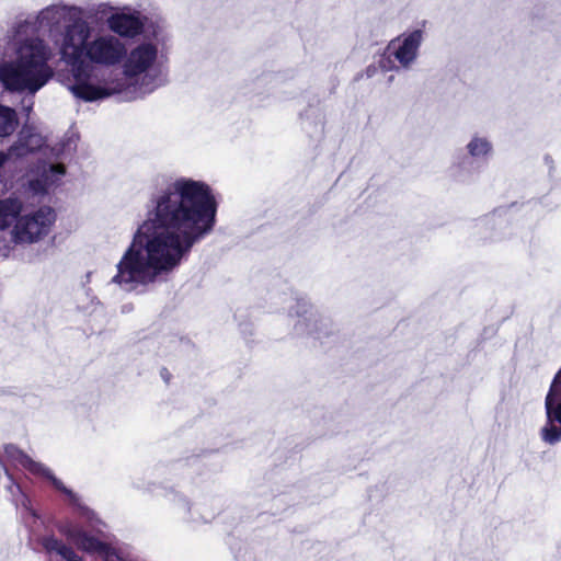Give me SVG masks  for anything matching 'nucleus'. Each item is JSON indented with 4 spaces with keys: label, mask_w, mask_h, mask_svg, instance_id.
<instances>
[{
    "label": "nucleus",
    "mask_w": 561,
    "mask_h": 561,
    "mask_svg": "<svg viewBox=\"0 0 561 561\" xmlns=\"http://www.w3.org/2000/svg\"><path fill=\"white\" fill-rule=\"evenodd\" d=\"M217 209L208 183L188 176L167 182L151 195L112 283L131 291L167 279L214 231Z\"/></svg>",
    "instance_id": "nucleus-1"
},
{
    "label": "nucleus",
    "mask_w": 561,
    "mask_h": 561,
    "mask_svg": "<svg viewBox=\"0 0 561 561\" xmlns=\"http://www.w3.org/2000/svg\"><path fill=\"white\" fill-rule=\"evenodd\" d=\"M168 37L160 28L129 50L116 36L98 31L87 20L65 27L59 42L61 60L69 71L60 82L76 98L96 102L112 95L133 101L153 92L167 81Z\"/></svg>",
    "instance_id": "nucleus-2"
},
{
    "label": "nucleus",
    "mask_w": 561,
    "mask_h": 561,
    "mask_svg": "<svg viewBox=\"0 0 561 561\" xmlns=\"http://www.w3.org/2000/svg\"><path fill=\"white\" fill-rule=\"evenodd\" d=\"M20 26L10 43L7 58L0 64V81L7 90L34 95L54 77L49 65L51 48L37 37L23 38Z\"/></svg>",
    "instance_id": "nucleus-3"
},
{
    "label": "nucleus",
    "mask_w": 561,
    "mask_h": 561,
    "mask_svg": "<svg viewBox=\"0 0 561 561\" xmlns=\"http://www.w3.org/2000/svg\"><path fill=\"white\" fill-rule=\"evenodd\" d=\"M14 154L0 152V168ZM56 220L53 208L48 206L24 214V202L11 195L0 199V232H7L15 244H32L44 239Z\"/></svg>",
    "instance_id": "nucleus-4"
},
{
    "label": "nucleus",
    "mask_w": 561,
    "mask_h": 561,
    "mask_svg": "<svg viewBox=\"0 0 561 561\" xmlns=\"http://www.w3.org/2000/svg\"><path fill=\"white\" fill-rule=\"evenodd\" d=\"M82 516L88 522L87 527L66 524L59 527V531L81 551L98 554L104 561L119 560L113 546L114 536L106 530V524L87 507L82 508Z\"/></svg>",
    "instance_id": "nucleus-5"
},
{
    "label": "nucleus",
    "mask_w": 561,
    "mask_h": 561,
    "mask_svg": "<svg viewBox=\"0 0 561 561\" xmlns=\"http://www.w3.org/2000/svg\"><path fill=\"white\" fill-rule=\"evenodd\" d=\"M95 14L106 20V24L110 28V33L116 36L118 39L122 38H135L142 34L146 16L142 13L131 7H114L110 3H100L95 8ZM95 30L96 27L93 26ZM103 31V28H98Z\"/></svg>",
    "instance_id": "nucleus-6"
},
{
    "label": "nucleus",
    "mask_w": 561,
    "mask_h": 561,
    "mask_svg": "<svg viewBox=\"0 0 561 561\" xmlns=\"http://www.w3.org/2000/svg\"><path fill=\"white\" fill-rule=\"evenodd\" d=\"M424 41V31L421 28L407 31L387 45L380 67L385 71L393 70L397 66L392 62L393 57L402 68H410L419 56V49Z\"/></svg>",
    "instance_id": "nucleus-7"
},
{
    "label": "nucleus",
    "mask_w": 561,
    "mask_h": 561,
    "mask_svg": "<svg viewBox=\"0 0 561 561\" xmlns=\"http://www.w3.org/2000/svg\"><path fill=\"white\" fill-rule=\"evenodd\" d=\"M546 423L540 430L543 442L554 445L561 440V369L552 380L545 400Z\"/></svg>",
    "instance_id": "nucleus-8"
},
{
    "label": "nucleus",
    "mask_w": 561,
    "mask_h": 561,
    "mask_svg": "<svg viewBox=\"0 0 561 561\" xmlns=\"http://www.w3.org/2000/svg\"><path fill=\"white\" fill-rule=\"evenodd\" d=\"M0 462L22 468L34 476L41 477L48 482L47 486L54 488L57 491H67L62 482L53 474L49 468L32 459L15 445L9 444L4 446L3 457L0 459Z\"/></svg>",
    "instance_id": "nucleus-9"
},
{
    "label": "nucleus",
    "mask_w": 561,
    "mask_h": 561,
    "mask_svg": "<svg viewBox=\"0 0 561 561\" xmlns=\"http://www.w3.org/2000/svg\"><path fill=\"white\" fill-rule=\"evenodd\" d=\"M66 174L61 163H45L39 168L38 174L28 180V191L33 195H43L57 187Z\"/></svg>",
    "instance_id": "nucleus-10"
},
{
    "label": "nucleus",
    "mask_w": 561,
    "mask_h": 561,
    "mask_svg": "<svg viewBox=\"0 0 561 561\" xmlns=\"http://www.w3.org/2000/svg\"><path fill=\"white\" fill-rule=\"evenodd\" d=\"M79 13L78 9L75 7L67 5H50L42 10L37 18V28L43 31H51L53 28L60 25V23L69 20H72L70 23L66 25V27L72 24L77 20H82L81 18H76Z\"/></svg>",
    "instance_id": "nucleus-11"
},
{
    "label": "nucleus",
    "mask_w": 561,
    "mask_h": 561,
    "mask_svg": "<svg viewBox=\"0 0 561 561\" xmlns=\"http://www.w3.org/2000/svg\"><path fill=\"white\" fill-rule=\"evenodd\" d=\"M295 317V330L298 334H313L318 331L320 318L307 301L297 302Z\"/></svg>",
    "instance_id": "nucleus-12"
},
{
    "label": "nucleus",
    "mask_w": 561,
    "mask_h": 561,
    "mask_svg": "<svg viewBox=\"0 0 561 561\" xmlns=\"http://www.w3.org/2000/svg\"><path fill=\"white\" fill-rule=\"evenodd\" d=\"M44 138L32 126L25 125L19 134V139L11 147V153L15 157H22L28 152L42 148Z\"/></svg>",
    "instance_id": "nucleus-13"
},
{
    "label": "nucleus",
    "mask_w": 561,
    "mask_h": 561,
    "mask_svg": "<svg viewBox=\"0 0 561 561\" xmlns=\"http://www.w3.org/2000/svg\"><path fill=\"white\" fill-rule=\"evenodd\" d=\"M41 543L48 553L55 552L66 561H83L82 558L79 557L71 547L65 545L61 540L54 536L43 537L41 539Z\"/></svg>",
    "instance_id": "nucleus-14"
},
{
    "label": "nucleus",
    "mask_w": 561,
    "mask_h": 561,
    "mask_svg": "<svg viewBox=\"0 0 561 561\" xmlns=\"http://www.w3.org/2000/svg\"><path fill=\"white\" fill-rule=\"evenodd\" d=\"M467 150L472 158H476V159L485 158L492 151V144L485 137L474 136L468 142Z\"/></svg>",
    "instance_id": "nucleus-15"
},
{
    "label": "nucleus",
    "mask_w": 561,
    "mask_h": 561,
    "mask_svg": "<svg viewBox=\"0 0 561 561\" xmlns=\"http://www.w3.org/2000/svg\"><path fill=\"white\" fill-rule=\"evenodd\" d=\"M18 125L15 111L0 105V137L12 134Z\"/></svg>",
    "instance_id": "nucleus-16"
},
{
    "label": "nucleus",
    "mask_w": 561,
    "mask_h": 561,
    "mask_svg": "<svg viewBox=\"0 0 561 561\" xmlns=\"http://www.w3.org/2000/svg\"><path fill=\"white\" fill-rule=\"evenodd\" d=\"M176 503L183 511L191 515L192 522H208L213 517V514L201 513L198 508L192 512L191 503L185 496H180Z\"/></svg>",
    "instance_id": "nucleus-17"
},
{
    "label": "nucleus",
    "mask_w": 561,
    "mask_h": 561,
    "mask_svg": "<svg viewBox=\"0 0 561 561\" xmlns=\"http://www.w3.org/2000/svg\"><path fill=\"white\" fill-rule=\"evenodd\" d=\"M13 501L16 503V505L21 504L27 512L31 513L32 516L36 517L35 511L30 507L31 500L28 499L27 493H19V497L14 499Z\"/></svg>",
    "instance_id": "nucleus-18"
}]
</instances>
